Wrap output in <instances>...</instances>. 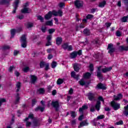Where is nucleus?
<instances>
[{"instance_id": "obj_1", "label": "nucleus", "mask_w": 128, "mask_h": 128, "mask_svg": "<svg viewBox=\"0 0 128 128\" xmlns=\"http://www.w3.org/2000/svg\"><path fill=\"white\" fill-rule=\"evenodd\" d=\"M31 120L33 122V124L34 126H38V120H36V118L34 116V114H29L28 118H26L24 120V122H26V126L28 128V126H30L32 123L28 122V120Z\"/></svg>"}, {"instance_id": "obj_2", "label": "nucleus", "mask_w": 128, "mask_h": 128, "mask_svg": "<svg viewBox=\"0 0 128 128\" xmlns=\"http://www.w3.org/2000/svg\"><path fill=\"white\" fill-rule=\"evenodd\" d=\"M98 100L96 102V104L94 106L91 105L90 106V111H91L92 112H96V110L98 112L100 110V102H102L104 104V98L102 96H100L98 98Z\"/></svg>"}, {"instance_id": "obj_3", "label": "nucleus", "mask_w": 128, "mask_h": 128, "mask_svg": "<svg viewBox=\"0 0 128 128\" xmlns=\"http://www.w3.org/2000/svg\"><path fill=\"white\" fill-rule=\"evenodd\" d=\"M21 46L22 48H26V36L25 35L22 36L20 38Z\"/></svg>"}, {"instance_id": "obj_4", "label": "nucleus", "mask_w": 128, "mask_h": 128, "mask_svg": "<svg viewBox=\"0 0 128 128\" xmlns=\"http://www.w3.org/2000/svg\"><path fill=\"white\" fill-rule=\"evenodd\" d=\"M74 4L77 8H80L84 6V2L80 0H76L74 2Z\"/></svg>"}, {"instance_id": "obj_5", "label": "nucleus", "mask_w": 128, "mask_h": 128, "mask_svg": "<svg viewBox=\"0 0 128 128\" xmlns=\"http://www.w3.org/2000/svg\"><path fill=\"white\" fill-rule=\"evenodd\" d=\"M62 48L64 50H68V52H70L72 50V46H68V43H64L62 45Z\"/></svg>"}, {"instance_id": "obj_6", "label": "nucleus", "mask_w": 128, "mask_h": 128, "mask_svg": "<svg viewBox=\"0 0 128 128\" xmlns=\"http://www.w3.org/2000/svg\"><path fill=\"white\" fill-rule=\"evenodd\" d=\"M111 106L114 110H118L120 108V104L114 101L112 102Z\"/></svg>"}, {"instance_id": "obj_7", "label": "nucleus", "mask_w": 128, "mask_h": 128, "mask_svg": "<svg viewBox=\"0 0 128 128\" xmlns=\"http://www.w3.org/2000/svg\"><path fill=\"white\" fill-rule=\"evenodd\" d=\"M88 99L91 102L96 100V94L90 92L88 94Z\"/></svg>"}, {"instance_id": "obj_8", "label": "nucleus", "mask_w": 128, "mask_h": 128, "mask_svg": "<svg viewBox=\"0 0 128 128\" xmlns=\"http://www.w3.org/2000/svg\"><path fill=\"white\" fill-rule=\"evenodd\" d=\"M108 54H112L116 50V48H114V44H108Z\"/></svg>"}, {"instance_id": "obj_9", "label": "nucleus", "mask_w": 128, "mask_h": 128, "mask_svg": "<svg viewBox=\"0 0 128 128\" xmlns=\"http://www.w3.org/2000/svg\"><path fill=\"white\" fill-rule=\"evenodd\" d=\"M52 14L54 16H62V10H59L58 12L53 10L52 12Z\"/></svg>"}, {"instance_id": "obj_10", "label": "nucleus", "mask_w": 128, "mask_h": 128, "mask_svg": "<svg viewBox=\"0 0 128 128\" xmlns=\"http://www.w3.org/2000/svg\"><path fill=\"white\" fill-rule=\"evenodd\" d=\"M20 2V0H15L14 4H13V6L14 8V10L12 11V14H16V10L18 9V3Z\"/></svg>"}, {"instance_id": "obj_11", "label": "nucleus", "mask_w": 128, "mask_h": 128, "mask_svg": "<svg viewBox=\"0 0 128 128\" xmlns=\"http://www.w3.org/2000/svg\"><path fill=\"white\" fill-rule=\"evenodd\" d=\"M52 106L54 108L56 112L58 110V108H60V104L58 103V101L52 102Z\"/></svg>"}, {"instance_id": "obj_12", "label": "nucleus", "mask_w": 128, "mask_h": 128, "mask_svg": "<svg viewBox=\"0 0 128 128\" xmlns=\"http://www.w3.org/2000/svg\"><path fill=\"white\" fill-rule=\"evenodd\" d=\"M52 35H48L47 36V42L46 44V46H52V42H50V40H52Z\"/></svg>"}, {"instance_id": "obj_13", "label": "nucleus", "mask_w": 128, "mask_h": 128, "mask_svg": "<svg viewBox=\"0 0 128 128\" xmlns=\"http://www.w3.org/2000/svg\"><path fill=\"white\" fill-rule=\"evenodd\" d=\"M30 12H32L30 8L26 7L24 8L21 10L22 14H30Z\"/></svg>"}, {"instance_id": "obj_14", "label": "nucleus", "mask_w": 128, "mask_h": 128, "mask_svg": "<svg viewBox=\"0 0 128 128\" xmlns=\"http://www.w3.org/2000/svg\"><path fill=\"white\" fill-rule=\"evenodd\" d=\"M96 88H98V90H106V86L102 83L98 84L96 86Z\"/></svg>"}, {"instance_id": "obj_15", "label": "nucleus", "mask_w": 128, "mask_h": 128, "mask_svg": "<svg viewBox=\"0 0 128 128\" xmlns=\"http://www.w3.org/2000/svg\"><path fill=\"white\" fill-rule=\"evenodd\" d=\"M102 118H104V115H100L98 116H97L96 118H94L92 120V122L94 123V126H96V122H98V120H102Z\"/></svg>"}, {"instance_id": "obj_16", "label": "nucleus", "mask_w": 128, "mask_h": 128, "mask_svg": "<svg viewBox=\"0 0 128 128\" xmlns=\"http://www.w3.org/2000/svg\"><path fill=\"white\" fill-rule=\"evenodd\" d=\"M71 76L72 78H75V80H80V75H76L75 72H71Z\"/></svg>"}, {"instance_id": "obj_17", "label": "nucleus", "mask_w": 128, "mask_h": 128, "mask_svg": "<svg viewBox=\"0 0 128 128\" xmlns=\"http://www.w3.org/2000/svg\"><path fill=\"white\" fill-rule=\"evenodd\" d=\"M73 68H74V70L75 72H78L80 70V64H78L77 63H75L73 64Z\"/></svg>"}, {"instance_id": "obj_18", "label": "nucleus", "mask_w": 128, "mask_h": 128, "mask_svg": "<svg viewBox=\"0 0 128 128\" xmlns=\"http://www.w3.org/2000/svg\"><path fill=\"white\" fill-rule=\"evenodd\" d=\"M31 80H30V82L31 84H34L36 83V80H38V78L36 77V76H34V75H31Z\"/></svg>"}, {"instance_id": "obj_19", "label": "nucleus", "mask_w": 128, "mask_h": 128, "mask_svg": "<svg viewBox=\"0 0 128 128\" xmlns=\"http://www.w3.org/2000/svg\"><path fill=\"white\" fill-rule=\"evenodd\" d=\"M88 126V123L86 122V120L82 121L80 123V124L78 126V128H82V126Z\"/></svg>"}, {"instance_id": "obj_20", "label": "nucleus", "mask_w": 128, "mask_h": 128, "mask_svg": "<svg viewBox=\"0 0 128 128\" xmlns=\"http://www.w3.org/2000/svg\"><path fill=\"white\" fill-rule=\"evenodd\" d=\"M76 56H78V52H76V51H74L70 54V57L71 58H76Z\"/></svg>"}, {"instance_id": "obj_21", "label": "nucleus", "mask_w": 128, "mask_h": 128, "mask_svg": "<svg viewBox=\"0 0 128 128\" xmlns=\"http://www.w3.org/2000/svg\"><path fill=\"white\" fill-rule=\"evenodd\" d=\"M100 68H102V66H100L98 68V72H97V76H98L100 79L102 80V73L100 72Z\"/></svg>"}, {"instance_id": "obj_22", "label": "nucleus", "mask_w": 128, "mask_h": 128, "mask_svg": "<svg viewBox=\"0 0 128 128\" xmlns=\"http://www.w3.org/2000/svg\"><path fill=\"white\" fill-rule=\"evenodd\" d=\"M112 67H109V68H103L102 70V71L104 72H110V70H112Z\"/></svg>"}, {"instance_id": "obj_23", "label": "nucleus", "mask_w": 128, "mask_h": 128, "mask_svg": "<svg viewBox=\"0 0 128 128\" xmlns=\"http://www.w3.org/2000/svg\"><path fill=\"white\" fill-rule=\"evenodd\" d=\"M52 11H50L48 14H46L44 18L45 19L48 20H50V18H52Z\"/></svg>"}, {"instance_id": "obj_24", "label": "nucleus", "mask_w": 128, "mask_h": 128, "mask_svg": "<svg viewBox=\"0 0 128 128\" xmlns=\"http://www.w3.org/2000/svg\"><path fill=\"white\" fill-rule=\"evenodd\" d=\"M45 90L44 88H40L38 90H37V92L39 94H44L45 92Z\"/></svg>"}, {"instance_id": "obj_25", "label": "nucleus", "mask_w": 128, "mask_h": 128, "mask_svg": "<svg viewBox=\"0 0 128 128\" xmlns=\"http://www.w3.org/2000/svg\"><path fill=\"white\" fill-rule=\"evenodd\" d=\"M115 100H120L122 98V94H119L116 96H114Z\"/></svg>"}, {"instance_id": "obj_26", "label": "nucleus", "mask_w": 128, "mask_h": 128, "mask_svg": "<svg viewBox=\"0 0 128 128\" xmlns=\"http://www.w3.org/2000/svg\"><path fill=\"white\" fill-rule=\"evenodd\" d=\"M62 38L61 37H58L56 38V44H58V46L62 44Z\"/></svg>"}, {"instance_id": "obj_27", "label": "nucleus", "mask_w": 128, "mask_h": 128, "mask_svg": "<svg viewBox=\"0 0 128 128\" xmlns=\"http://www.w3.org/2000/svg\"><path fill=\"white\" fill-rule=\"evenodd\" d=\"M38 110H40V112H42L44 110V107H42L40 106H38L35 109L36 112H38Z\"/></svg>"}, {"instance_id": "obj_28", "label": "nucleus", "mask_w": 128, "mask_h": 128, "mask_svg": "<svg viewBox=\"0 0 128 128\" xmlns=\"http://www.w3.org/2000/svg\"><path fill=\"white\" fill-rule=\"evenodd\" d=\"M83 32L86 36H90V30L88 28H85L83 31Z\"/></svg>"}, {"instance_id": "obj_29", "label": "nucleus", "mask_w": 128, "mask_h": 128, "mask_svg": "<svg viewBox=\"0 0 128 128\" xmlns=\"http://www.w3.org/2000/svg\"><path fill=\"white\" fill-rule=\"evenodd\" d=\"M78 84H80V86H86V82L84 81V79H81L78 82Z\"/></svg>"}, {"instance_id": "obj_30", "label": "nucleus", "mask_w": 128, "mask_h": 128, "mask_svg": "<svg viewBox=\"0 0 128 128\" xmlns=\"http://www.w3.org/2000/svg\"><path fill=\"white\" fill-rule=\"evenodd\" d=\"M12 0H1L0 1V4H8Z\"/></svg>"}, {"instance_id": "obj_31", "label": "nucleus", "mask_w": 128, "mask_h": 128, "mask_svg": "<svg viewBox=\"0 0 128 128\" xmlns=\"http://www.w3.org/2000/svg\"><path fill=\"white\" fill-rule=\"evenodd\" d=\"M88 107L86 105H84L82 106V108H80L79 109V112H82L83 110H84L88 109Z\"/></svg>"}, {"instance_id": "obj_32", "label": "nucleus", "mask_w": 128, "mask_h": 128, "mask_svg": "<svg viewBox=\"0 0 128 128\" xmlns=\"http://www.w3.org/2000/svg\"><path fill=\"white\" fill-rule=\"evenodd\" d=\"M16 30L15 29H12L11 30V32H10V33H11L10 38H14V36L16 34Z\"/></svg>"}, {"instance_id": "obj_33", "label": "nucleus", "mask_w": 128, "mask_h": 128, "mask_svg": "<svg viewBox=\"0 0 128 128\" xmlns=\"http://www.w3.org/2000/svg\"><path fill=\"white\" fill-rule=\"evenodd\" d=\"M90 76H92V74L88 72L86 74H84V78H90Z\"/></svg>"}, {"instance_id": "obj_34", "label": "nucleus", "mask_w": 128, "mask_h": 128, "mask_svg": "<svg viewBox=\"0 0 128 128\" xmlns=\"http://www.w3.org/2000/svg\"><path fill=\"white\" fill-rule=\"evenodd\" d=\"M20 102V94L18 93L17 94L16 96V100H15V104H18V102Z\"/></svg>"}, {"instance_id": "obj_35", "label": "nucleus", "mask_w": 128, "mask_h": 128, "mask_svg": "<svg viewBox=\"0 0 128 128\" xmlns=\"http://www.w3.org/2000/svg\"><path fill=\"white\" fill-rule=\"evenodd\" d=\"M106 1H103L100 2L98 5L99 8H104V6H106Z\"/></svg>"}, {"instance_id": "obj_36", "label": "nucleus", "mask_w": 128, "mask_h": 128, "mask_svg": "<svg viewBox=\"0 0 128 128\" xmlns=\"http://www.w3.org/2000/svg\"><path fill=\"white\" fill-rule=\"evenodd\" d=\"M125 110L124 112V114L125 116H128V105H127L124 108Z\"/></svg>"}, {"instance_id": "obj_37", "label": "nucleus", "mask_w": 128, "mask_h": 128, "mask_svg": "<svg viewBox=\"0 0 128 128\" xmlns=\"http://www.w3.org/2000/svg\"><path fill=\"white\" fill-rule=\"evenodd\" d=\"M120 50H128V46H120L119 48Z\"/></svg>"}, {"instance_id": "obj_38", "label": "nucleus", "mask_w": 128, "mask_h": 128, "mask_svg": "<svg viewBox=\"0 0 128 128\" xmlns=\"http://www.w3.org/2000/svg\"><path fill=\"white\" fill-rule=\"evenodd\" d=\"M52 20H48L46 22V26H52Z\"/></svg>"}, {"instance_id": "obj_39", "label": "nucleus", "mask_w": 128, "mask_h": 128, "mask_svg": "<svg viewBox=\"0 0 128 128\" xmlns=\"http://www.w3.org/2000/svg\"><path fill=\"white\" fill-rule=\"evenodd\" d=\"M58 64V63L54 61L52 62L51 66L52 68H55L56 67V65Z\"/></svg>"}, {"instance_id": "obj_40", "label": "nucleus", "mask_w": 128, "mask_h": 128, "mask_svg": "<svg viewBox=\"0 0 128 128\" xmlns=\"http://www.w3.org/2000/svg\"><path fill=\"white\" fill-rule=\"evenodd\" d=\"M64 83V80L59 78L58 80L56 82L57 84H62Z\"/></svg>"}, {"instance_id": "obj_41", "label": "nucleus", "mask_w": 128, "mask_h": 128, "mask_svg": "<svg viewBox=\"0 0 128 128\" xmlns=\"http://www.w3.org/2000/svg\"><path fill=\"white\" fill-rule=\"evenodd\" d=\"M70 114H71L72 118H76V114L75 112L71 111L70 112Z\"/></svg>"}, {"instance_id": "obj_42", "label": "nucleus", "mask_w": 128, "mask_h": 128, "mask_svg": "<svg viewBox=\"0 0 128 128\" xmlns=\"http://www.w3.org/2000/svg\"><path fill=\"white\" fill-rule=\"evenodd\" d=\"M16 86L17 88L16 92H20V82H17Z\"/></svg>"}, {"instance_id": "obj_43", "label": "nucleus", "mask_w": 128, "mask_h": 128, "mask_svg": "<svg viewBox=\"0 0 128 128\" xmlns=\"http://www.w3.org/2000/svg\"><path fill=\"white\" fill-rule=\"evenodd\" d=\"M46 64L44 62H40V68H42L44 67V66H46Z\"/></svg>"}, {"instance_id": "obj_44", "label": "nucleus", "mask_w": 128, "mask_h": 128, "mask_svg": "<svg viewBox=\"0 0 128 128\" xmlns=\"http://www.w3.org/2000/svg\"><path fill=\"white\" fill-rule=\"evenodd\" d=\"M86 20H92V18H94V16L92 14H88L86 16Z\"/></svg>"}, {"instance_id": "obj_45", "label": "nucleus", "mask_w": 128, "mask_h": 128, "mask_svg": "<svg viewBox=\"0 0 128 128\" xmlns=\"http://www.w3.org/2000/svg\"><path fill=\"white\" fill-rule=\"evenodd\" d=\"M54 32H56V29L50 28L48 30V32L50 34H54Z\"/></svg>"}, {"instance_id": "obj_46", "label": "nucleus", "mask_w": 128, "mask_h": 128, "mask_svg": "<svg viewBox=\"0 0 128 128\" xmlns=\"http://www.w3.org/2000/svg\"><path fill=\"white\" fill-rule=\"evenodd\" d=\"M38 20L41 22H44V18L41 16H38Z\"/></svg>"}, {"instance_id": "obj_47", "label": "nucleus", "mask_w": 128, "mask_h": 128, "mask_svg": "<svg viewBox=\"0 0 128 128\" xmlns=\"http://www.w3.org/2000/svg\"><path fill=\"white\" fill-rule=\"evenodd\" d=\"M128 16L123 17L122 18V22H128Z\"/></svg>"}, {"instance_id": "obj_48", "label": "nucleus", "mask_w": 128, "mask_h": 128, "mask_svg": "<svg viewBox=\"0 0 128 128\" xmlns=\"http://www.w3.org/2000/svg\"><path fill=\"white\" fill-rule=\"evenodd\" d=\"M22 70L24 72H28L30 70V68L28 66H26Z\"/></svg>"}, {"instance_id": "obj_49", "label": "nucleus", "mask_w": 128, "mask_h": 128, "mask_svg": "<svg viewBox=\"0 0 128 128\" xmlns=\"http://www.w3.org/2000/svg\"><path fill=\"white\" fill-rule=\"evenodd\" d=\"M34 26V24H32V23H28L27 24V28H32V26Z\"/></svg>"}, {"instance_id": "obj_50", "label": "nucleus", "mask_w": 128, "mask_h": 128, "mask_svg": "<svg viewBox=\"0 0 128 128\" xmlns=\"http://www.w3.org/2000/svg\"><path fill=\"white\" fill-rule=\"evenodd\" d=\"M124 124V122H122V120H120L119 122H116L115 124H116L117 126H120V124Z\"/></svg>"}, {"instance_id": "obj_51", "label": "nucleus", "mask_w": 128, "mask_h": 128, "mask_svg": "<svg viewBox=\"0 0 128 128\" xmlns=\"http://www.w3.org/2000/svg\"><path fill=\"white\" fill-rule=\"evenodd\" d=\"M2 102H6V99L4 98H0V106H1Z\"/></svg>"}, {"instance_id": "obj_52", "label": "nucleus", "mask_w": 128, "mask_h": 128, "mask_svg": "<svg viewBox=\"0 0 128 128\" xmlns=\"http://www.w3.org/2000/svg\"><path fill=\"white\" fill-rule=\"evenodd\" d=\"M17 18H19V20H22L24 18V15L22 14H20L17 16Z\"/></svg>"}, {"instance_id": "obj_53", "label": "nucleus", "mask_w": 128, "mask_h": 128, "mask_svg": "<svg viewBox=\"0 0 128 128\" xmlns=\"http://www.w3.org/2000/svg\"><path fill=\"white\" fill-rule=\"evenodd\" d=\"M116 36H122V32L118 30L116 31Z\"/></svg>"}, {"instance_id": "obj_54", "label": "nucleus", "mask_w": 128, "mask_h": 128, "mask_svg": "<svg viewBox=\"0 0 128 128\" xmlns=\"http://www.w3.org/2000/svg\"><path fill=\"white\" fill-rule=\"evenodd\" d=\"M42 32H46V26L42 27Z\"/></svg>"}, {"instance_id": "obj_55", "label": "nucleus", "mask_w": 128, "mask_h": 128, "mask_svg": "<svg viewBox=\"0 0 128 128\" xmlns=\"http://www.w3.org/2000/svg\"><path fill=\"white\" fill-rule=\"evenodd\" d=\"M89 68L90 72H92L94 70V65L92 64H90Z\"/></svg>"}, {"instance_id": "obj_56", "label": "nucleus", "mask_w": 128, "mask_h": 128, "mask_svg": "<svg viewBox=\"0 0 128 128\" xmlns=\"http://www.w3.org/2000/svg\"><path fill=\"white\" fill-rule=\"evenodd\" d=\"M36 103V99H33L32 100V106H34V104Z\"/></svg>"}, {"instance_id": "obj_57", "label": "nucleus", "mask_w": 128, "mask_h": 128, "mask_svg": "<svg viewBox=\"0 0 128 128\" xmlns=\"http://www.w3.org/2000/svg\"><path fill=\"white\" fill-rule=\"evenodd\" d=\"M45 66V70H48V68H50V64H46Z\"/></svg>"}, {"instance_id": "obj_58", "label": "nucleus", "mask_w": 128, "mask_h": 128, "mask_svg": "<svg viewBox=\"0 0 128 128\" xmlns=\"http://www.w3.org/2000/svg\"><path fill=\"white\" fill-rule=\"evenodd\" d=\"M22 28L21 27H20L16 30V32H22Z\"/></svg>"}, {"instance_id": "obj_59", "label": "nucleus", "mask_w": 128, "mask_h": 128, "mask_svg": "<svg viewBox=\"0 0 128 128\" xmlns=\"http://www.w3.org/2000/svg\"><path fill=\"white\" fill-rule=\"evenodd\" d=\"M14 68V66H10L9 68V72H12V70Z\"/></svg>"}, {"instance_id": "obj_60", "label": "nucleus", "mask_w": 128, "mask_h": 128, "mask_svg": "<svg viewBox=\"0 0 128 128\" xmlns=\"http://www.w3.org/2000/svg\"><path fill=\"white\" fill-rule=\"evenodd\" d=\"M2 48L4 50H10V47L8 46H3Z\"/></svg>"}, {"instance_id": "obj_61", "label": "nucleus", "mask_w": 128, "mask_h": 128, "mask_svg": "<svg viewBox=\"0 0 128 128\" xmlns=\"http://www.w3.org/2000/svg\"><path fill=\"white\" fill-rule=\"evenodd\" d=\"M98 39L95 40H93V41L92 42V44H98Z\"/></svg>"}, {"instance_id": "obj_62", "label": "nucleus", "mask_w": 128, "mask_h": 128, "mask_svg": "<svg viewBox=\"0 0 128 128\" xmlns=\"http://www.w3.org/2000/svg\"><path fill=\"white\" fill-rule=\"evenodd\" d=\"M85 25L84 24H80V28H84Z\"/></svg>"}, {"instance_id": "obj_63", "label": "nucleus", "mask_w": 128, "mask_h": 128, "mask_svg": "<svg viewBox=\"0 0 128 128\" xmlns=\"http://www.w3.org/2000/svg\"><path fill=\"white\" fill-rule=\"evenodd\" d=\"M64 6V3L60 2L59 4L60 8H62Z\"/></svg>"}, {"instance_id": "obj_64", "label": "nucleus", "mask_w": 128, "mask_h": 128, "mask_svg": "<svg viewBox=\"0 0 128 128\" xmlns=\"http://www.w3.org/2000/svg\"><path fill=\"white\" fill-rule=\"evenodd\" d=\"M14 74L16 76H20V72H18L16 71Z\"/></svg>"}]
</instances>
